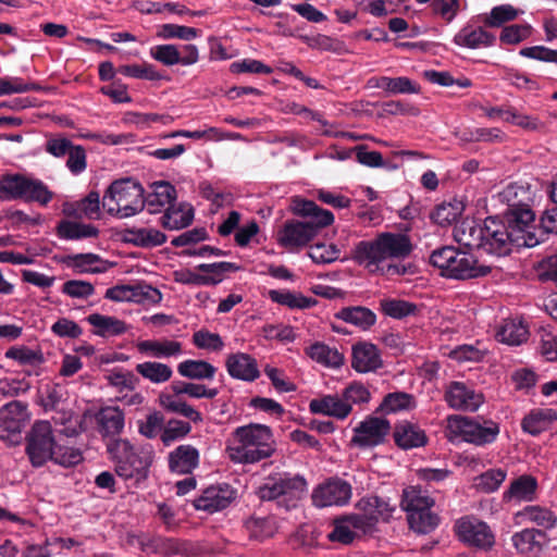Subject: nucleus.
Wrapping results in <instances>:
<instances>
[{
  "instance_id": "nucleus-34",
  "label": "nucleus",
  "mask_w": 557,
  "mask_h": 557,
  "mask_svg": "<svg viewBox=\"0 0 557 557\" xmlns=\"http://www.w3.org/2000/svg\"><path fill=\"white\" fill-rule=\"evenodd\" d=\"M484 236V224H476L474 221H463L454 230L455 239L468 248L482 249Z\"/></svg>"
},
{
  "instance_id": "nucleus-33",
  "label": "nucleus",
  "mask_w": 557,
  "mask_h": 557,
  "mask_svg": "<svg viewBox=\"0 0 557 557\" xmlns=\"http://www.w3.org/2000/svg\"><path fill=\"white\" fill-rule=\"evenodd\" d=\"M176 198L174 186L168 182H156L151 186V191L145 198V206L147 205L150 212H157L163 207H170Z\"/></svg>"
},
{
  "instance_id": "nucleus-14",
  "label": "nucleus",
  "mask_w": 557,
  "mask_h": 557,
  "mask_svg": "<svg viewBox=\"0 0 557 557\" xmlns=\"http://www.w3.org/2000/svg\"><path fill=\"white\" fill-rule=\"evenodd\" d=\"M445 400L455 410L474 412L484 403V397L467 383L454 381L446 387Z\"/></svg>"
},
{
  "instance_id": "nucleus-17",
  "label": "nucleus",
  "mask_w": 557,
  "mask_h": 557,
  "mask_svg": "<svg viewBox=\"0 0 557 557\" xmlns=\"http://www.w3.org/2000/svg\"><path fill=\"white\" fill-rule=\"evenodd\" d=\"M29 414L26 404L14 400L0 408V437L4 432L17 434L28 421Z\"/></svg>"
},
{
  "instance_id": "nucleus-48",
  "label": "nucleus",
  "mask_w": 557,
  "mask_h": 557,
  "mask_svg": "<svg viewBox=\"0 0 557 557\" xmlns=\"http://www.w3.org/2000/svg\"><path fill=\"white\" fill-rule=\"evenodd\" d=\"M136 371L145 379L154 384H161L170 380L173 374L172 369L160 362L147 361L138 363Z\"/></svg>"
},
{
  "instance_id": "nucleus-37",
  "label": "nucleus",
  "mask_w": 557,
  "mask_h": 557,
  "mask_svg": "<svg viewBox=\"0 0 557 557\" xmlns=\"http://www.w3.org/2000/svg\"><path fill=\"white\" fill-rule=\"evenodd\" d=\"M124 413L119 407H104L97 414L100 432L104 435L120 434L124 429Z\"/></svg>"
},
{
  "instance_id": "nucleus-55",
  "label": "nucleus",
  "mask_w": 557,
  "mask_h": 557,
  "mask_svg": "<svg viewBox=\"0 0 557 557\" xmlns=\"http://www.w3.org/2000/svg\"><path fill=\"white\" fill-rule=\"evenodd\" d=\"M383 90L389 95L398 94H418L420 86L412 79L406 76L388 77L385 76Z\"/></svg>"
},
{
  "instance_id": "nucleus-26",
  "label": "nucleus",
  "mask_w": 557,
  "mask_h": 557,
  "mask_svg": "<svg viewBox=\"0 0 557 557\" xmlns=\"http://www.w3.org/2000/svg\"><path fill=\"white\" fill-rule=\"evenodd\" d=\"M494 41L495 36L493 34L486 32L482 27H474L471 25L462 27L454 37V42L457 46L470 49L490 47Z\"/></svg>"
},
{
  "instance_id": "nucleus-21",
  "label": "nucleus",
  "mask_w": 557,
  "mask_h": 557,
  "mask_svg": "<svg viewBox=\"0 0 557 557\" xmlns=\"http://www.w3.org/2000/svg\"><path fill=\"white\" fill-rule=\"evenodd\" d=\"M537 480L530 474H522L512 480L503 499L508 503L533 502L537 493Z\"/></svg>"
},
{
  "instance_id": "nucleus-4",
  "label": "nucleus",
  "mask_w": 557,
  "mask_h": 557,
  "mask_svg": "<svg viewBox=\"0 0 557 557\" xmlns=\"http://www.w3.org/2000/svg\"><path fill=\"white\" fill-rule=\"evenodd\" d=\"M430 262L440 270L442 276L455 280H469L488 274L491 268L479 264L469 252L453 246H444L432 252Z\"/></svg>"
},
{
  "instance_id": "nucleus-45",
  "label": "nucleus",
  "mask_w": 557,
  "mask_h": 557,
  "mask_svg": "<svg viewBox=\"0 0 557 557\" xmlns=\"http://www.w3.org/2000/svg\"><path fill=\"white\" fill-rule=\"evenodd\" d=\"M58 234L63 239L75 240L95 237L98 235V230L90 224L65 220L60 222Z\"/></svg>"
},
{
  "instance_id": "nucleus-30",
  "label": "nucleus",
  "mask_w": 557,
  "mask_h": 557,
  "mask_svg": "<svg viewBox=\"0 0 557 557\" xmlns=\"http://www.w3.org/2000/svg\"><path fill=\"white\" fill-rule=\"evenodd\" d=\"M137 349L150 357L169 358L178 356L182 352V345L180 342L171 339H146L137 344Z\"/></svg>"
},
{
  "instance_id": "nucleus-18",
  "label": "nucleus",
  "mask_w": 557,
  "mask_h": 557,
  "mask_svg": "<svg viewBox=\"0 0 557 557\" xmlns=\"http://www.w3.org/2000/svg\"><path fill=\"white\" fill-rule=\"evenodd\" d=\"M281 507L286 510L296 508L308 492L307 480L300 474H281Z\"/></svg>"
},
{
  "instance_id": "nucleus-27",
  "label": "nucleus",
  "mask_w": 557,
  "mask_h": 557,
  "mask_svg": "<svg viewBox=\"0 0 557 557\" xmlns=\"http://www.w3.org/2000/svg\"><path fill=\"white\" fill-rule=\"evenodd\" d=\"M401 508L410 515L426 509H433L435 505L434 498L429 495V492L419 486H408L403 491Z\"/></svg>"
},
{
  "instance_id": "nucleus-51",
  "label": "nucleus",
  "mask_w": 557,
  "mask_h": 557,
  "mask_svg": "<svg viewBox=\"0 0 557 557\" xmlns=\"http://www.w3.org/2000/svg\"><path fill=\"white\" fill-rule=\"evenodd\" d=\"M25 191L22 199L25 201L38 202L46 206L52 199L53 194L48 189L47 185L40 180L28 177L26 178Z\"/></svg>"
},
{
  "instance_id": "nucleus-28",
  "label": "nucleus",
  "mask_w": 557,
  "mask_h": 557,
  "mask_svg": "<svg viewBox=\"0 0 557 557\" xmlns=\"http://www.w3.org/2000/svg\"><path fill=\"white\" fill-rule=\"evenodd\" d=\"M557 421V411L550 408L535 409L521 422L522 430L531 435H539Z\"/></svg>"
},
{
  "instance_id": "nucleus-50",
  "label": "nucleus",
  "mask_w": 557,
  "mask_h": 557,
  "mask_svg": "<svg viewBox=\"0 0 557 557\" xmlns=\"http://www.w3.org/2000/svg\"><path fill=\"white\" fill-rule=\"evenodd\" d=\"M382 312L393 319H403L414 314L417 306L403 299L384 298L380 300Z\"/></svg>"
},
{
  "instance_id": "nucleus-23",
  "label": "nucleus",
  "mask_w": 557,
  "mask_h": 557,
  "mask_svg": "<svg viewBox=\"0 0 557 557\" xmlns=\"http://www.w3.org/2000/svg\"><path fill=\"white\" fill-rule=\"evenodd\" d=\"M364 520L358 515L345 516L334 521L333 531L329 533L327 539L331 542H338L341 544H350L356 537L357 531L366 533Z\"/></svg>"
},
{
  "instance_id": "nucleus-44",
  "label": "nucleus",
  "mask_w": 557,
  "mask_h": 557,
  "mask_svg": "<svg viewBox=\"0 0 557 557\" xmlns=\"http://www.w3.org/2000/svg\"><path fill=\"white\" fill-rule=\"evenodd\" d=\"M71 264L78 272L103 273L110 268V263L95 253H78L71 257Z\"/></svg>"
},
{
  "instance_id": "nucleus-64",
  "label": "nucleus",
  "mask_w": 557,
  "mask_h": 557,
  "mask_svg": "<svg viewBox=\"0 0 557 557\" xmlns=\"http://www.w3.org/2000/svg\"><path fill=\"white\" fill-rule=\"evenodd\" d=\"M506 475L503 469H490L478 478V486L486 493L495 492L505 481Z\"/></svg>"
},
{
  "instance_id": "nucleus-8",
  "label": "nucleus",
  "mask_w": 557,
  "mask_h": 557,
  "mask_svg": "<svg viewBox=\"0 0 557 557\" xmlns=\"http://www.w3.org/2000/svg\"><path fill=\"white\" fill-rule=\"evenodd\" d=\"M498 199L508 206L505 213L507 221L516 222L523 227L536 231L535 214L530 209L532 193L529 186L511 183L498 193Z\"/></svg>"
},
{
  "instance_id": "nucleus-2",
  "label": "nucleus",
  "mask_w": 557,
  "mask_h": 557,
  "mask_svg": "<svg viewBox=\"0 0 557 557\" xmlns=\"http://www.w3.org/2000/svg\"><path fill=\"white\" fill-rule=\"evenodd\" d=\"M292 210L306 220L287 221L276 236L278 245L290 251L307 246L322 228L334 222L331 211L318 207L311 200L295 198L292 202Z\"/></svg>"
},
{
  "instance_id": "nucleus-38",
  "label": "nucleus",
  "mask_w": 557,
  "mask_h": 557,
  "mask_svg": "<svg viewBox=\"0 0 557 557\" xmlns=\"http://www.w3.org/2000/svg\"><path fill=\"white\" fill-rule=\"evenodd\" d=\"M336 317L361 330H368L376 322L375 313L370 309L360 306L343 308L336 313Z\"/></svg>"
},
{
  "instance_id": "nucleus-35",
  "label": "nucleus",
  "mask_w": 557,
  "mask_h": 557,
  "mask_svg": "<svg viewBox=\"0 0 557 557\" xmlns=\"http://www.w3.org/2000/svg\"><path fill=\"white\" fill-rule=\"evenodd\" d=\"M160 406L173 413H178L193 422H201L202 416L193 406L188 405L181 396L171 393H161L159 395Z\"/></svg>"
},
{
  "instance_id": "nucleus-29",
  "label": "nucleus",
  "mask_w": 557,
  "mask_h": 557,
  "mask_svg": "<svg viewBox=\"0 0 557 557\" xmlns=\"http://www.w3.org/2000/svg\"><path fill=\"white\" fill-rule=\"evenodd\" d=\"M545 533L533 528H525L512 535V545L521 554H537L542 550Z\"/></svg>"
},
{
  "instance_id": "nucleus-41",
  "label": "nucleus",
  "mask_w": 557,
  "mask_h": 557,
  "mask_svg": "<svg viewBox=\"0 0 557 557\" xmlns=\"http://www.w3.org/2000/svg\"><path fill=\"white\" fill-rule=\"evenodd\" d=\"M269 297L272 301L282 306H286L289 309H306L310 308L315 304V300L313 298L306 297L300 293H295L286 289H271L269 290Z\"/></svg>"
},
{
  "instance_id": "nucleus-9",
  "label": "nucleus",
  "mask_w": 557,
  "mask_h": 557,
  "mask_svg": "<svg viewBox=\"0 0 557 557\" xmlns=\"http://www.w3.org/2000/svg\"><path fill=\"white\" fill-rule=\"evenodd\" d=\"M55 441L48 421L36 422L27 437L26 451L34 467H41L53 457Z\"/></svg>"
},
{
  "instance_id": "nucleus-43",
  "label": "nucleus",
  "mask_w": 557,
  "mask_h": 557,
  "mask_svg": "<svg viewBox=\"0 0 557 557\" xmlns=\"http://www.w3.org/2000/svg\"><path fill=\"white\" fill-rule=\"evenodd\" d=\"M417 407L416 397L405 392H395L387 394L380 406L386 413L413 410Z\"/></svg>"
},
{
  "instance_id": "nucleus-10",
  "label": "nucleus",
  "mask_w": 557,
  "mask_h": 557,
  "mask_svg": "<svg viewBox=\"0 0 557 557\" xmlns=\"http://www.w3.org/2000/svg\"><path fill=\"white\" fill-rule=\"evenodd\" d=\"M276 449L271 429L264 424L246 425V463L270 458Z\"/></svg>"
},
{
  "instance_id": "nucleus-7",
  "label": "nucleus",
  "mask_w": 557,
  "mask_h": 557,
  "mask_svg": "<svg viewBox=\"0 0 557 557\" xmlns=\"http://www.w3.org/2000/svg\"><path fill=\"white\" fill-rule=\"evenodd\" d=\"M447 436L450 441L461 438L462 441L484 446L496 441L500 428L493 420H481L462 416H451L447 419Z\"/></svg>"
},
{
  "instance_id": "nucleus-25",
  "label": "nucleus",
  "mask_w": 557,
  "mask_h": 557,
  "mask_svg": "<svg viewBox=\"0 0 557 557\" xmlns=\"http://www.w3.org/2000/svg\"><path fill=\"white\" fill-rule=\"evenodd\" d=\"M394 438L396 444L404 449L421 447L428 442L425 432L409 421H403L395 426Z\"/></svg>"
},
{
  "instance_id": "nucleus-12",
  "label": "nucleus",
  "mask_w": 557,
  "mask_h": 557,
  "mask_svg": "<svg viewBox=\"0 0 557 557\" xmlns=\"http://www.w3.org/2000/svg\"><path fill=\"white\" fill-rule=\"evenodd\" d=\"M351 494V485L348 482L334 478L314 487L311 499L318 508L345 506L349 503Z\"/></svg>"
},
{
  "instance_id": "nucleus-46",
  "label": "nucleus",
  "mask_w": 557,
  "mask_h": 557,
  "mask_svg": "<svg viewBox=\"0 0 557 557\" xmlns=\"http://www.w3.org/2000/svg\"><path fill=\"white\" fill-rule=\"evenodd\" d=\"M7 359L16 361L20 366L36 367L44 362L42 352L25 345L12 346L4 352Z\"/></svg>"
},
{
  "instance_id": "nucleus-47",
  "label": "nucleus",
  "mask_w": 557,
  "mask_h": 557,
  "mask_svg": "<svg viewBox=\"0 0 557 557\" xmlns=\"http://www.w3.org/2000/svg\"><path fill=\"white\" fill-rule=\"evenodd\" d=\"M410 529L420 534L431 533L440 523V517L432 509L407 515Z\"/></svg>"
},
{
  "instance_id": "nucleus-31",
  "label": "nucleus",
  "mask_w": 557,
  "mask_h": 557,
  "mask_svg": "<svg viewBox=\"0 0 557 557\" xmlns=\"http://www.w3.org/2000/svg\"><path fill=\"white\" fill-rule=\"evenodd\" d=\"M124 239L139 247H156L166 242V236L153 227H133L124 233Z\"/></svg>"
},
{
  "instance_id": "nucleus-36",
  "label": "nucleus",
  "mask_w": 557,
  "mask_h": 557,
  "mask_svg": "<svg viewBox=\"0 0 557 557\" xmlns=\"http://www.w3.org/2000/svg\"><path fill=\"white\" fill-rule=\"evenodd\" d=\"M194 219L193 208L188 203L168 207L162 216V225L169 230H181L187 227Z\"/></svg>"
},
{
  "instance_id": "nucleus-32",
  "label": "nucleus",
  "mask_w": 557,
  "mask_h": 557,
  "mask_svg": "<svg viewBox=\"0 0 557 557\" xmlns=\"http://www.w3.org/2000/svg\"><path fill=\"white\" fill-rule=\"evenodd\" d=\"M529 331L527 325L519 319L505 320L497 333L496 338L498 342L518 346L528 339Z\"/></svg>"
},
{
  "instance_id": "nucleus-61",
  "label": "nucleus",
  "mask_w": 557,
  "mask_h": 557,
  "mask_svg": "<svg viewBox=\"0 0 557 557\" xmlns=\"http://www.w3.org/2000/svg\"><path fill=\"white\" fill-rule=\"evenodd\" d=\"M150 55L166 66L180 64L181 51L174 45H158L150 49Z\"/></svg>"
},
{
  "instance_id": "nucleus-57",
  "label": "nucleus",
  "mask_w": 557,
  "mask_h": 557,
  "mask_svg": "<svg viewBox=\"0 0 557 557\" xmlns=\"http://www.w3.org/2000/svg\"><path fill=\"white\" fill-rule=\"evenodd\" d=\"M119 72L125 76L139 79L159 81L162 78L156 67L148 63L123 65L119 69Z\"/></svg>"
},
{
  "instance_id": "nucleus-6",
  "label": "nucleus",
  "mask_w": 557,
  "mask_h": 557,
  "mask_svg": "<svg viewBox=\"0 0 557 557\" xmlns=\"http://www.w3.org/2000/svg\"><path fill=\"white\" fill-rule=\"evenodd\" d=\"M108 450L114 461L116 474L124 479L145 480L152 462V451L137 449L126 440H116L111 443Z\"/></svg>"
},
{
  "instance_id": "nucleus-58",
  "label": "nucleus",
  "mask_w": 557,
  "mask_h": 557,
  "mask_svg": "<svg viewBox=\"0 0 557 557\" xmlns=\"http://www.w3.org/2000/svg\"><path fill=\"white\" fill-rule=\"evenodd\" d=\"M157 35L162 39L178 38L188 41L198 36V30L194 27L177 24H163Z\"/></svg>"
},
{
  "instance_id": "nucleus-53",
  "label": "nucleus",
  "mask_w": 557,
  "mask_h": 557,
  "mask_svg": "<svg viewBox=\"0 0 557 557\" xmlns=\"http://www.w3.org/2000/svg\"><path fill=\"white\" fill-rule=\"evenodd\" d=\"M191 431V426L188 422L171 419L169 420L160 434V440L165 446H170L176 441L184 438Z\"/></svg>"
},
{
  "instance_id": "nucleus-16",
  "label": "nucleus",
  "mask_w": 557,
  "mask_h": 557,
  "mask_svg": "<svg viewBox=\"0 0 557 557\" xmlns=\"http://www.w3.org/2000/svg\"><path fill=\"white\" fill-rule=\"evenodd\" d=\"M383 366L379 348L368 342H359L351 347V368L358 373L374 372Z\"/></svg>"
},
{
  "instance_id": "nucleus-39",
  "label": "nucleus",
  "mask_w": 557,
  "mask_h": 557,
  "mask_svg": "<svg viewBox=\"0 0 557 557\" xmlns=\"http://www.w3.org/2000/svg\"><path fill=\"white\" fill-rule=\"evenodd\" d=\"M87 321L99 336H116L126 332L125 323L114 317L92 313L87 317Z\"/></svg>"
},
{
  "instance_id": "nucleus-5",
  "label": "nucleus",
  "mask_w": 557,
  "mask_h": 557,
  "mask_svg": "<svg viewBox=\"0 0 557 557\" xmlns=\"http://www.w3.org/2000/svg\"><path fill=\"white\" fill-rule=\"evenodd\" d=\"M102 207L120 219L133 216L145 208L144 188L131 178L115 181L106 190Z\"/></svg>"
},
{
  "instance_id": "nucleus-54",
  "label": "nucleus",
  "mask_w": 557,
  "mask_h": 557,
  "mask_svg": "<svg viewBox=\"0 0 557 557\" xmlns=\"http://www.w3.org/2000/svg\"><path fill=\"white\" fill-rule=\"evenodd\" d=\"M346 405L351 409L352 406H362L371 400V392L361 382L354 381L349 383L342 392Z\"/></svg>"
},
{
  "instance_id": "nucleus-1",
  "label": "nucleus",
  "mask_w": 557,
  "mask_h": 557,
  "mask_svg": "<svg viewBox=\"0 0 557 557\" xmlns=\"http://www.w3.org/2000/svg\"><path fill=\"white\" fill-rule=\"evenodd\" d=\"M413 250L408 235L383 232L372 239L360 240L351 250V259L371 274L403 275L407 268L401 261Z\"/></svg>"
},
{
  "instance_id": "nucleus-19",
  "label": "nucleus",
  "mask_w": 557,
  "mask_h": 557,
  "mask_svg": "<svg viewBox=\"0 0 557 557\" xmlns=\"http://www.w3.org/2000/svg\"><path fill=\"white\" fill-rule=\"evenodd\" d=\"M309 410L315 414L333 417L339 420L346 419L351 413V408L346 405L342 394L324 395L309 403Z\"/></svg>"
},
{
  "instance_id": "nucleus-11",
  "label": "nucleus",
  "mask_w": 557,
  "mask_h": 557,
  "mask_svg": "<svg viewBox=\"0 0 557 557\" xmlns=\"http://www.w3.org/2000/svg\"><path fill=\"white\" fill-rule=\"evenodd\" d=\"M456 533L460 541L481 549H490L495 543V535L488 524L473 516L457 520Z\"/></svg>"
},
{
  "instance_id": "nucleus-62",
  "label": "nucleus",
  "mask_w": 557,
  "mask_h": 557,
  "mask_svg": "<svg viewBox=\"0 0 557 557\" xmlns=\"http://www.w3.org/2000/svg\"><path fill=\"white\" fill-rule=\"evenodd\" d=\"M62 293L71 298L87 299L95 294V287L87 281L70 280L63 284Z\"/></svg>"
},
{
  "instance_id": "nucleus-60",
  "label": "nucleus",
  "mask_w": 557,
  "mask_h": 557,
  "mask_svg": "<svg viewBox=\"0 0 557 557\" xmlns=\"http://www.w3.org/2000/svg\"><path fill=\"white\" fill-rule=\"evenodd\" d=\"M339 252L335 245L317 244L310 247L308 256L314 263L324 264L336 261Z\"/></svg>"
},
{
  "instance_id": "nucleus-49",
  "label": "nucleus",
  "mask_w": 557,
  "mask_h": 557,
  "mask_svg": "<svg viewBox=\"0 0 557 557\" xmlns=\"http://www.w3.org/2000/svg\"><path fill=\"white\" fill-rule=\"evenodd\" d=\"M463 211L461 201L454 200L450 202H443L435 207L431 214V219L441 226L449 225L456 222Z\"/></svg>"
},
{
  "instance_id": "nucleus-24",
  "label": "nucleus",
  "mask_w": 557,
  "mask_h": 557,
  "mask_svg": "<svg viewBox=\"0 0 557 557\" xmlns=\"http://www.w3.org/2000/svg\"><path fill=\"white\" fill-rule=\"evenodd\" d=\"M306 354L311 360L329 369H339L345 363V357L337 348L322 342L308 346Z\"/></svg>"
},
{
  "instance_id": "nucleus-22",
  "label": "nucleus",
  "mask_w": 557,
  "mask_h": 557,
  "mask_svg": "<svg viewBox=\"0 0 557 557\" xmlns=\"http://www.w3.org/2000/svg\"><path fill=\"white\" fill-rule=\"evenodd\" d=\"M199 465V451L191 445H180L169 454V468L177 474L191 473Z\"/></svg>"
},
{
  "instance_id": "nucleus-52",
  "label": "nucleus",
  "mask_w": 557,
  "mask_h": 557,
  "mask_svg": "<svg viewBox=\"0 0 557 557\" xmlns=\"http://www.w3.org/2000/svg\"><path fill=\"white\" fill-rule=\"evenodd\" d=\"M108 384L114 388L116 395L136 389L139 379L129 371H112L107 376Z\"/></svg>"
},
{
  "instance_id": "nucleus-15",
  "label": "nucleus",
  "mask_w": 557,
  "mask_h": 557,
  "mask_svg": "<svg viewBox=\"0 0 557 557\" xmlns=\"http://www.w3.org/2000/svg\"><path fill=\"white\" fill-rule=\"evenodd\" d=\"M234 498L235 492L228 484L212 485L194 500V506L197 510L213 513L226 508Z\"/></svg>"
},
{
  "instance_id": "nucleus-40",
  "label": "nucleus",
  "mask_w": 557,
  "mask_h": 557,
  "mask_svg": "<svg viewBox=\"0 0 557 557\" xmlns=\"http://www.w3.org/2000/svg\"><path fill=\"white\" fill-rule=\"evenodd\" d=\"M246 530L249 532L250 540L263 541L276 533L277 523L273 516L252 517L246 520Z\"/></svg>"
},
{
  "instance_id": "nucleus-13",
  "label": "nucleus",
  "mask_w": 557,
  "mask_h": 557,
  "mask_svg": "<svg viewBox=\"0 0 557 557\" xmlns=\"http://www.w3.org/2000/svg\"><path fill=\"white\" fill-rule=\"evenodd\" d=\"M391 431V424L386 419L368 417L354 429L351 444L368 448L382 444Z\"/></svg>"
},
{
  "instance_id": "nucleus-59",
  "label": "nucleus",
  "mask_w": 557,
  "mask_h": 557,
  "mask_svg": "<svg viewBox=\"0 0 557 557\" xmlns=\"http://www.w3.org/2000/svg\"><path fill=\"white\" fill-rule=\"evenodd\" d=\"M376 504L377 496L370 495L358 500L356 507L361 513H357L359 518L364 520V530L368 532L376 523Z\"/></svg>"
},
{
  "instance_id": "nucleus-56",
  "label": "nucleus",
  "mask_w": 557,
  "mask_h": 557,
  "mask_svg": "<svg viewBox=\"0 0 557 557\" xmlns=\"http://www.w3.org/2000/svg\"><path fill=\"white\" fill-rule=\"evenodd\" d=\"M27 176L8 175L0 182V191L5 199H22L24 195Z\"/></svg>"
},
{
  "instance_id": "nucleus-42",
  "label": "nucleus",
  "mask_w": 557,
  "mask_h": 557,
  "mask_svg": "<svg viewBox=\"0 0 557 557\" xmlns=\"http://www.w3.org/2000/svg\"><path fill=\"white\" fill-rule=\"evenodd\" d=\"M178 373L193 380L212 379L216 369L209 362L203 360H185L177 367Z\"/></svg>"
},
{
  "instance_id": "nucleus-63",
  "label": "nucleus",
  "mask_w": 557,
  "mask_h": 557,
  "mask_svg": "<svg viewBox=\"0 0 557 557\" xmlns=\"http://www.w3.org/2000/svg\"><path fill=\"white\" fill-rule=\"evenodd\" d=\"M532 27L529 24H513L504 27L499 40L507 45H517L524 39L529 38Z\"/></svg>"
},
{
  "instance_id": "nucleus-20",
  "label": "nucleus",
  "mask_w": 557,
  "mask_h": 557,
  "mask_svg": "<svg viewBox=\"0 0 557 557\" xmlns=\"http://www.w3.org/2000/svg\"><path fill=\"white\" fill-rule=\"evenodd\" d=\"M513 522L517 525L531 523L545 530H550L556 527L557 517L548 508L529 505L513 515Z\"/></svg>"
},
{
  "instance_id": "nucleus-3",
  "label": "nucleus",
  "mask_w": 557,
  "mask_h": 557,
  "mask_svg": "<svg viewBox=\"0 0 557 557\" xmlns=\"http://www.w3.org/2000/svg\"><path fill=\"white\" fill-rule=\"evenodd\" d=\"M540 243L535 231L519 223L490 216L484 221L482 250L497 257L511 252L513 247H534Z\"/></svg>"
}]
</instances>
